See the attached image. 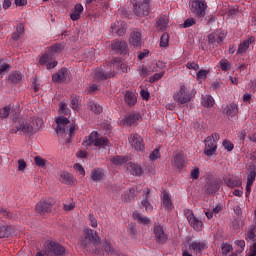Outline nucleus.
Segmentation results:
<instances>
[{"instance_id":"18","label":"nucleus","mask_w":256,"mask_h":256,"mask_svg":"<svg viewBox=\"0 0 256 256\" xmlns=\"http://www.w3.org/2000/svg\"><path fill=\"white\" fill-rule=\"evenodd\" d=\"M223 181H224V184H226V186L231 189L239 188L242 185V182L239 176L229 175L224 177Z\"/></svg>"},{"instance_id":"15","label":"nucleus","mask_w":256,"mask_h":256,"mask_svg":"<svg viewBox=\"0 0 256 256\" xmlns=\"http://www.w3.org/2000/svg\"><path fill=\"white\" fill-rule=\"evenodd\" d=\"M51 209H52V200L39 201L38 204L35 206V210L39 215H45L47 213H51Z\"/></svg>"},{"instance_id":"21","label":"nucleus","mask_w":256,"mask_h":256,"mask_svg":"<svg viewBox=\"0 0 256 256\" xmlns=\"http://www.w3.org/2000/svg\"><path fill=\"white\" fill-rule=\"evenodd\" d=\"M126 171L131 173L132 176H142L143 169L136 163L129 162L126 164Z\"/></svg>"},{"instance_id":"62","label":"nucleus","mask_w":256,"mask_h":256,"mask_svg":"<svg viewBox=\"0 0 256 256\" xmlns=\"http://www.w3.org/2000/svg\"><path fill=\"white\" fill-rule=\"evenodd\" d=\"M74 170L77 171L78 173H80L81 176H85V170H84L83 166H81L80 163H77L74 165Z\"/></svg>"},{"instance_id":"60","label":"nucleus","mask_w":256,"mask_h":256,"mask_svg":"<svg viewBox=\"0 0 256 256\" xmlns=\"http://www.w3.org/2000/svg\"><path fill=\"white\" fill-rule=\"evenodd\" d=\"M0 218H11V212L0 206Z\"/></svg>"},{"instance_id":"5","label":"nucleus","mask_w":256,"mask_h":256,"mask_svg":"<svg viewBox=\"0 0 256 256\" xmlns=\"http://www.w3.org/2000/svg\"><path fill=\"white\" fill-rule=\"evenodd\" d=\"M190 3V11L193 13L194 17L203 19L205 16V10L207 9V3H205V0H190Z\"/></svg>"},{"instance_id":"54","label":"nucleus","mask_w":256,"mask_h":256,"mask_svg":"<svg viewBox=\"0 0 256 256\" xmlns=\"http://www.w3.org/2000/svg\"><path fill=\"white\" fill-rule=\"evenodd\" d=\"M222 146L224 147V150H227V152H232L234 149L233 143L229 140H224Z\"/></svg>"},{"instance_id":"59","label":"nucleus","mask_w":256,"mask_h":256,"mask_svg":"<svg viewBox=\"0 0 256 256\" xmlns=\"http://www.w3.org/2000/svg\"><path fill=\"white\" fill-rule=\"evenodd\" d=\"M190 176H191V179H193V180L199 179L200 169L199 168H194L193 170H191Z\"/></svg>"},{"instance_id":"56","label":"nucleus","mask_w":256,"mask_h":256,"mask_svg":"<svg viewBox=\"0 0 256 256\" xmlns=\"http://www.w3.org/2000/svg\"><path fill=\"white\" fill-rule=\"evenodd\" d=\"M220 69H222V71H229L230 70L229 61H227L226 59H223L222 61H220Z\"/></svg>"},{"instance_id":"45","label":"nucleus","mask_w":256,"mask_h":256,"mask_svg":"<svg viewBox=\"0 0 256 256\" xmlns=\"http://www.w3.org/2000/svg\"><path fill=\"white\" fill-rule=\"evenodd\" d=\"M139 74L141 77L146 78L152 74V71H150L145 65H142L139 67Z\"/></svg>"},{"instance_id":"57","label":"nucleus","mask_w":256,"mask_h":256,"mask_svg":"<svg viewBox=\"0 0 256 256\" xmlns=\"http://www.w3.org/2000/svg\"><path fill=\"white\" fill-rule=\"evenodd\" d=\"M186 69L193 70V71H199L200 66L199 64L195 62H189L186 64Z\"/></svg>"},{"instance_id":"51","label":"nucleus","mask_w":256,"mask_h":256,"mask_svg":"<svg viewBox=\"0 0 256 256\" xmlns=\"http://www.w3.org/2000/svg\"><path fill=\"white\" fill-rule=\"evenodd\" d=\"M161 155H160V150L159 148L154 149L153 152L150 153V156H148V158L151 161H156L157 159H160Z\"/></svg>"},{"instance_id":"10","label":"nucleus","mask_w":256,"mask_h":256,"mask_svg":"<svg viewBox=\"0 0 256 256\" xmlns=\"http://www.w3.org/2000/svg\"><path fill=\"white\" fill-rule=\"evenodd\" d=\"M205 148H204V155L206 157H212L216 155L218 145L217 142H214L210 137H206L204 140Z\"/></svg>"},{"instance_id":"52","label":"nucleus","mask_w":256,"mask_h":256,"mask_svg":"<svg viewBox=\"0 0 256 256\" xmlns=\"http://www.w3.org/2000/svg\"><path fill=\"white\" fill-rule=\"evenodd\" d=\"M17 165V171L19 172H23L27 168V163L23 159L17 160Z\"/></svg>"},{"instance_id":"16","label":"nucleus","mask_w":256,"mask_h":256,"mask_svg":"<svg viewBox=\"0 0 256 256\" xmlns=\"http://www.w3.org/2000/svg\"><path fill=\"white\" fill-rule=\"evenodd\" d=\"M70 121L65 116H60L56 118V134L64 135L67 131V125H69Z\"/></svg>"},{"instance_id":"2","label":"nucleus","mask_w":256,"mask_h":256,"mask_svg":"<svg viewBox=\"0 0 256 256\" xmlns=\"http://www.w3.org/2000/svg\"><path fill=\"white\" fill-rule=\"evenodd\" d=\"M110 142L106 137H102L101 134H99L96 131H93L88 135V137L84 138V141H82V146L88 148V147H97V148H105L109 147Z\"/></svg>"},{"instance_id":"11","label":"nucleus","mask_w":256,"mask_h":256,"mask_svg":"<svg viewBox=\"0 0 256 256\" xmlns=\"http://www.w3.org/2000/svg\"><path fill=\"white\" fill-rule=\"evenodd\" d=\"M128 142L136 151L143 152L145 150L143 139L139 134H131V136L128 137Z\"/></svg>"},{"instance_id":"29","label":"nucleus","mask_w":256,"mask_h":256,"mask_svg":"<svg viewBox=\"0 0 256 256\" xmlns=\"http://www.w3.org/2000/svg\"><path fill=\"white\" fill-rule=\"evenodd\" d=\"M239 113V108L235 103H231L226 106V108H223V114H226L230 118H233Z\"/></svg>"},{"instance_id":"13","label":"nucleus","mask_w":256,"mask_h":256,"mask_svg":"<svg viewBox=\"0 0 256 256\" xmlns=\"http://www.w3.org/2000/svg\"><path fill=\"white\" fill-rule=\"evenodd\" d=\"M220 188L221 185L218 179H209L205 184V193L206 195H215Z\"/></svg>"},{"instance_id":"34","label":"nucleus","mask_w":256,"mask_h":256,"mask_svg":"<svg viewBox=\"0 0 256 256\" xmlns=\"http://www.w3.org/2000/svg\"><path fill=\"white\" fill-rule=\"evenodd\" d=\"M22 74L19 71H15L9 74L8 80L13 84H19L22 81Z\"/></svg>"},{"instance_id":"22","label":"nucleus","mask_w":256,"mask_h":256,"mask_svg":"<svg viewBox=\"0 0 256 256\" xmlns=\"http://www.w3.org/2000/svg\"><path fill=\"white\" fill-rule=\"evenodd\" d=\"M129 45L133 47H141L142 45V35L141 32L133 31L131 37L129 38Z\"/></svg>"},{"instance_id":"43","label":"nucleus","mask_w":256,"mask_h":256,"mask_svg":"<svg viewBox=\"0 0 256 256\" xmlns=\"http://www.w3.org/2000/svg\"><path fill=\"white\" fill-rule=\"evenodd\" d=\"M135 192H137V190L134 187H132L131 189H129L128 192L125 193L124 199L126 200V202H131V200L134 199Z\"/></svg>"},{"instance_id":"14","label":"nucleus","mask_w":256,"mask_h":256,"mask_svg":"<svg viewBox=\"0 0 256 256\" xmlns=\"http://www.w3.org/2000/svg\"><path fill=\"white\" fill-rule=\"evenodd\" d=\"M87 241L90 242V244L97 245L101 241V239L99 238L95 230L87 229L85 240L84 242H82V245H84V248H87L88 245H90L86 243Z\"/></svg>"},{"instance_id":"33","label":"nucleus","mask_w":256,"mask_h":256,"mask_svg":"<svg viewBox=\"0 0 256 256\" xmlns=\"http://www.w3.org/2000/svg\"><path fill=\"white\" fill-rule=\"evenodd\" d=\"M13 231L12 226H5L0 224V239L8 238L11 236Z\"/></svg>"},{"instance_id":"32","label":"nucleus","mask_w":256,"mask_h":256,"mask_svg":"<svg viewBox=\"0 0 256 256\" xmlns=\"http://www.w3.org/2000/svg\"><path fill=\"white\" fill-rule=\"evenodd\" d=\"M149 194H150V189L146 188V191H144L143 195V200H142V205L146 209L147 212H151L153 210L152 204L149 202Z\"/></svg>"},{"instance_id":"48","label":"nucleus","mask_w":256,"mask_h":256,"mask_svg":"<svg viewBox=\"0 0 256 256\" xmlns=\"http://www.w3.org/2000/svg\"><path fill=\"white\" fill-rule=\"evenodd\" d=\"M11 113V108L9 106H5L4 108L0 109V118L5 119L9 117Z\"/></svg>"},{"instance_id":"47","label":"nucleus","mask_w":256,"mask_h":256,"mask_svg":"<svg viewBox=\"0 0 256 256\" xmlns=\"http://www.w3.org/2000/svg\"><path fill=\"white\" fill-rule=\"evenodd\" d=\"M232 251H233L232 244H229L227 242L222 244V255L223 256H226L228 253H230Z\"/></svg>"},{"instance_id":"40","label":"nucleus","mask_w":256,"mask_h":256,"mask_svg":"<svg viewBox=\"0 0 256 256\" xmlns=\"http://www.w3.org/2000/svg\"><path fill=\"white\" fill-rule=\"evenodd\" d=\"M103 176H105V174H103V172L99 169H95L90 173V179L93 181H101Z\"/></svg>"},{"instance_id":"63","label":"nucleus","mask_w":256,"mask_h":256,"mask_svg":"<svg viewBox=\"0 0 256 256\" xmlns=\"http://www.w3.org/2000/svg\"><path fill=\"white\" fill-rule=\"evenodd\" d=\"M77 130V126L76 124L71 123L70 126L68 127L67 131H68V135L70 137L74 136V132Z\"/></svg>"},{"instance_id":"24","label":"nucleus","mask_w":256,"mask_h":256,"mask_svg":"<svg viewBox=\"0 0 256 256\" xmlns=\"http://www.w3.org/2000/svg\"><path fill=\"white\" fill-rule=\"evenodd\" d=\"M60 182H62V184H66V185H74V184H76V179L74 178L73 174L63 171L60 174Z\"/></svg>"},{"instance_id":"9","label":"nucleus","mask_w":256,"mask_h":256,"mask_svg":"<svg viewBox=\"0 0 256 256\" xmlns=\"http://www.w3.org/2000/svg\"><path fill=\"white\" fill-rule=\"evenodd\" d=\"M184 216H186L187 221H189L190 226L193 227L194 230L201 231V228L203 227V222L200 221L199 218L194 216L192 210H184Z\"/></svg>"},{"instance_id":"46","label":"nucleus","mask_w":256,"mask_h":256,"mask_svg":"<svg viewBox=\"0 0 256 256\" xmlns=\"http://www.w3.org/2000/svg\"><path fill=\"white\" fill-rule=\"evenodd\" d=\"M35 165H37L39 168H44L47 164V160L42 158L41 156H35L34 158Z\"/></svg>"},{"instance_id":"36","label":"nucleus","mask_w":256,"mask_h":256,"mask_svg":"<svg viewBox=\"0 0 256 256\" xmlns=\"http://www.w3.org/2000/svg\"><path fill=\"white\" fill-rule=\"evenodd\" d=\"M201 104L204 108H212L214 106V98L211 95L202 97Z\"/></svg>"},{"instance_id":"23","label":"nucleus","mask_w":256,"mask_h":256,"mask_svg":"<svg viewBox=\"0 0 256 256\" xmlns=\"http://www.w3.org/2000/svg\"><path fill=\"white\" fill-rule=\"evenodd\" d=\"M127 30V24L125 22H117L111 26V31L117 34L119 37H123Z\"/></svg>"},{"instance_id":"31","label":"nucleus","mask_w":256,"mask_h":256,"mask_svg":"<svg viewBox=\"0 0 256 256\" xmlns=\"http://www.w3.org/2000/svg\"><path fill=\"white\" fill-rule=\"evenodd\" d=\"M83 11H84V7L82 4L75 5L73 13L70 14V19L73 21H78Z\"/></svg>"},{"instance_id":"39","label":"nucleus","mask_w":256,"mask_h":256,"mask_svg":"<svg viewBox=\"0 0 256 256\" xmlns=\"http://www.w3.org/2000/svg\"><path fill=\"white\" fill-rule=\"evenodd\" d=\"M128 157L126 156H114L110 158V162L113 163V165H122L124 163H127Z\"/></svg>"},{"instance_id":"55","label":"nucleus","mask_w":256,"mask_h":256,"mask_svg":"<svg viewBox=\"0 0 256 256\" xmlns=\"http://www.w3.org/2000/svg\"><path fill=\"white\" fill-rule=\"evenodd\" d=\"M169 42V35L167 33L162 34L160 39V46L167 47Z\"/></svg>"},{"instance_id":"12","label":"nucleus","mask_w":256,"mask_h":256,"mask_svg":"<svg viewBox=\"0 0 256 256\" xmlns=\"http://www.w3.org/2000/svg\"><path fill=\"white\" fill-rule=\"evenodd\" d=\"M153 232H154L155 242H157L160 245H164L165 243H167L168 235L165 234L163 226L155 225Z\"/></svg>"},{"instance_id":"4","label":"nucleus","mask_w":256,"mask_h":256,"mask_svg":"<svg viewBox=\"0 0 256 256\" xmlns=\"http://www.w3.org/2000/svg\"><path fill=\"white\" fill-rule=\"evenodd\" d=\"M173 100L179 105H184L192 100V93L185 84L180 85L179 91L173 94Z\"/></svg>"},{"instance_id":"42","label":"nucleus","mask_w":256,"mask_h":256,"mask_svg":"<svg viewBox=\"0 0 256 256\" xmlns=\"http://www.w3.org/2000/svg\"><path fill=\"white\" fill-rule=\"evenodd\" d=\"M54 55H51L49 53H45L44 55L41 56V58H39V64H41V66H45L47 65L50 61H52L54 59Z\"/></svg>"},{"instance_id":"30","label":"nucleus","mask_w":256,"mask_h":256,"mask_svg":"<svg viewBox=\"0 0 256 256\" xmlns=\"http://www.w3.org/2000/svg\"><path fill=\"white\" fill-rule=\"evenodd\" d=\"M162 205H164L165 209L171 211L174 209V205L172 204L171 197L169 196L168 192L162 193Z\"/></svg>"},{"instance_id":"38","label":"nucleus","mask_w":256,"mask_h":256,"mask_svg":"<svg viewBox=\"0 0 256 256\" xmlns=\"http://www.w3.org/2000/svg\"><path fill=\"white\" fill-rule=\"evenodd\" d=\"M133 219H135L136 221H138L139 224H143V225H147L150 223V219L147 217H143L140 213H138L137 211L133 212L132 214Z\"/></svg>"},{"instance_id":"49","label":"nucleus","mask_w":256,"mask_h":256,"mask_svg":"<svg viewBox=\"0 0 256 256\" xmlns=\"http://www.w3.org/2000/svg\"><path fill=\"white\" fill-rule=\"evenodd\" d=\"M256 179V172L255 170L249 171V174L247 176V185H253Z\"/></svg>"},{"instance_id":"61","label":"nucleus","mask_w":256,"mask_h":256,"mask_svg":"<svg viewBox=\"0 0 256 256\" xmlns=\"http://www.w3.org/2000/svg\"><path fill=\"white\" fill-rule=\"evenodd\" d=\"M140 97H142V100H144V101H149V99H150L149 91H147L145 89L140 90Z\"/></svg>"},{"instance_id":"64","label":"nucleus","mask_w":256,"mask_h":256,"mask_svg":"<svg viewBox=\"0 0 256 256\" xmlns=\"http://www.w3.org/2000/svg\"><path fill=\"white\" fill-rule=\"evenodd\" d=\"M60 113L63 115H69V109H67L66 103H60Z\"/></svg>"},{"instance_id":"50","label":"nucleus","mask_w":256,"mask_h":256,"mask_svg":"<svg viewBox=\"0 0 256 256\" xmlns=\"http://www.w3.org/2000/svg\"><path fill=\"white\" fill-rule=\"evenodd\" d=\"M194 25H196V19L195 18H189L184 20V23L182 24L184 29L193 27Z\"/></svg>"},{"instance_id":"20","label":"nucleus","mask_w":256,"mask_h":256,"mask_svg":"<svg viewBox=\"0 0 256 256\" xmlns=\"http://www.w3.org/2000/svg\"><path fill=\"white\" fill-rule=\"evenodd\" d=\"M69 76V72L67 71V68H62L57 73L52 75V81L55 83L62 84L66 81L67 77Z\"/></svg>"},{"instance_id":"58","label":"nucleus","mask_w":256,"mask_h":256,"mask_svg":"<svg viewBox=\"0 0 256 256\" xmlns=\"http://www.w3.org/2000/svg\"><path fill=\"white\" fill-rule=\"evenodd\" d=\"M103 248H104V251L110 254H114V249L113 247H111V244L109 241H104Z\"/></svg>"},{"instance_id":"1","label":"nucleus","mask_w":256,"mask_h":256,"mask_svg":"<svg viewBox=\"0 0 256 256\" xmlns=\"http://www.w3.org/2000/svg\"><path fill=\"white\" fill-rule=\"evenodd\" d=\"M124 63L121 58H113L110 63H107L103 68H96L93 78L96 81H104L114 76V73L124 72Z\"/></svg>"},{"instance_id":"35","label":"nucleus","mask_w":256,"mask_h":256,"mask_svg":"<svg viewBox=\"0 0 256 256\" xmlns=\"http://www.w3.org/2000/svg\"><path fill=\"white\" fill-rule=\"evenodd\" d=\"M168 27V17L167 16H161L160 19L157 21V30L158 31H165Z\"/></svg>"},{"instance_id":"3","label":"nucleus","mask_w":256,"mask_h":256,"mask_svg":"<svg viewBox=\"0 0 256 256\" xmlns=\"http://www.w3.org/2000/svg\"><path fill=\"white\" fill-rule=\"evenodd\" d=\"M13 127L10 129V134H31L33 126L26 122L24 118L13 117Z\"/></svg>"},{"instance_id":"28","label":"nucleus","mask_w":256,"mask_h":256,"mask_svg":"<svg viewBox=\"0 0 256 256\" xmlns=\"http://www.w3.org/2000/svg\"><path fill=\"white\" fill-rule=\"evenodd\" d=\"M142 118L140 113H133L130 114L128 116H126L124 118V120H122V122L126 125V126H132L133 124H135L136 122H138L140 119Z\"/></svg>"},{"instance_id":"41","label":"nucleus","mask_w":256,"mask_h":256,"mask_svg":"<svg viewBox=\"0 0 256 256\" xmlns=\"http://www.w3.org/2000/svg\"><path fill=\"white\" fill-rule=\"evenodd\" d=\"M61 52H62V45L56 43L55 45L50 46L48 52H46L45 54L55 56V54H58V53H61Z\"/></svg>"},{"instance_id":"25","label":"nucleus","mask_w":256,"mask_h":256,"mask_svg":"<svg viewBox=\"0 0 256 256\" xmlns=\"http://www.w3.org/2000/svg\"><path fill=\"white\" fill-rule=\"evenodd\" d=\"M173 165L179 170L186 167V159L183 153L176 154L175 158H173Z\"/></svg>"},{"instance_id":"27","label":"nucleus","mask_w":256,"mask_h":256,"mask_svg":"<svg viewBox=\"0 0 256 256\" xmlns=\"http://www.w3.org/2000/svg\"><path fill=\"white\" fill-rule=\"evenodd\" d=\"M205 249V244L203 242L194 241L190 245L191 252L194 253V255L200 256Z\"/></svg>"},{"instance_id":"17","label":"nucleus","mask_w":256,"mask_h":256,"mask_svg":"<svg viewBox=\"0 0 256 256\" xmlns=\"http://www.w3.org/2000/svg\"><path fill=\"white\" fill-rule=\"evenodd\" d=\"M254 43H255L254 36H251L245 40H242L240 45H238L237 55H243V54L247 53L248 49H250L251 45H254Z\"/></svg>"},{"instance_id":"7","label":"nucleus","mask_w":256,"mask_h":256,"mask_svg":"<svg viewBox=\"0 0 256 256\" xmlns=\"http://www.w3.org/2000/svg\"><path fill=\"white\" fill-rule=\"evenodd\" d=\"M46 249H48V252L52 256H65L66 254V248L54 241H50L46 244Z\"/></svg>"},{"instance_id":"53","label":"nucleus","mask_w":256,"mask_h":256,"mask_svg":"<svg viewBox=\"0 0 256 256\" xmlns=\"http://www.w3.org/2000/svg\"><path fill=\"white\" fill-rule=\"evenodd\" d=\"M209 71L206 69H201L197 72V80H205L207 78Z\"/></svg>"},{"instance_id":"6","label":"nucleus","mask_w":256,"mask_h":256,"mask_svg":"<svg viewBox=\"0 0 256 256\" xmlns=\"http://www.w3.org/2000/svg\"><path fill=\"white\" fill-rule=\"evenodd\" d=\"M226 38V32L219 29L216 30L215 32H212L211 34L208 35V44L212 48H216L218 46H221L222 42Z\"/></svg>"},{"instance_id":"26","label":"nucleus","mask_w":256,"mask_h":256,"mask_svg":"<svg viewBox=\"0 0 256 256\" xmlns=\"http://www.w3.org/2000/svg\"><path fill=\"white\" fill-rule=\"evenodd\" d=\"M137 98L134 92L126 91L124 95L125 104L128 105L129 108H132L137 103Z\"/></svg>"},{"instance_id":"19","label":"nucleus","mask_w":256,"mask_h":256,"mask_svg":"<svg viewBox=\"0 0 256 256\" xmlns=\"http://www.w3.org/2000/svg\"><path fill=\"white\" fill-rule=\"evenodd\" d=\"M127 42L115 40L111 43V50H115L118 54H127Z\"/></svg>"},{"instance_id":"8","label":"nucleus","mask_w":256,"mask_h":256,"mask_svg":"<svg viewBox=\"0 0 256 256\" xmlns=\"http://www.w3.org/2000/svg\"><path fill=\"white\" fill-rule=\"evenodd\" d=\"M152 8L150 7V0H143L142 3H138L135 7V15L142 18L147 17L150 14Z\"/></svg>"},{"instance_id":"37","label":"nucleus","mask_w":256,"mask_h":256,"mask_svg":"<svg viewBox=\"0 0 256 256\" xmlns=\"http://www.w3.org/2000/svg\"><path fill=\"white\" fill-rule=\"evenodd\" d=\"M88 109H89V111H92L96 115H99L103 112L102 106L95 102H89Z\"/></svg>"},{"instance_id":"44","label":"nucleus","mask_w":256,"mask_h":256,"mask_svg":"<svg viewBox=\"0 0 256 256\" xmlns=\"http://www.w3.org/2000/svg\"><path fill=\"white\" fill-rule=\"evenodd\" d=\"M164 75L165 71H161V73H155L153 76H150V78H148V82L153 84L154 82L159 81L161 78H163Z\"/></svg>"}]
</instances>
